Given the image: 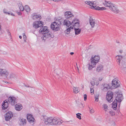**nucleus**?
Returning a JSON list of instances; mask_svg holds the SVG:
<instances>
[{
	"mask_svg": "<svg viewBox=\"0 0 126 126\" xmlns=\"http://www.w3.org/2000/svg\"><path fill=\"white\" fill-rule=\"evenodd\" d=\"M123 99V96L122 94H118L112 103V107L114 110H115L116 109L117 102L118 106H120L121 102Z\"/></svg>",
	"mask_w": 126,
	"mask_h": 126,
	"instance_id": "1",
	"label": "nucleus"
},
{
	"mask_svg": "<svg viewBox=\"0 0 126 126\" xmlns=\"http://www.w3.org/2000/svg\"><path fill=\"white\" fill-rule=\"evenodd\" d=\"M62 24L60 20H58L57 22L55 21L53 22L51 24V29L54 31H57L60 30V25Z\"/></svg>",
	"mask_w": 126,
	"mask_h": 126,
	"instance_id": "2",
	"label": "nucleus"
},
{
	"mask_svg": "<svg viewBox=\"0 0 126 126\" xmlns=\"http://www.w3.org/2000/svg\"><path fill=\"white\" fill-rule=\"evenodd\" d=\"M85 3L87 5H89L92 7L91 8L94 9L96 10H102L106 9V8L103 7H100L98 6H95L94 3L92 1H86L85 2Z\"/></svg>",
	"mask_w": 126,
	"mask_h": 126,
	"instance_id": "3",
	"label": "nucleus"
},
{
	"mask_svg": "<svg viewBox=\"0 0 126 126\" xmlns=\"http://www.w3.org/2000/svg\"><path fill=\"white\" fill-rule=\"evenodd\" d=\"M113 93L111 91H108L106 95V99L110 103L113 100Z\"/></svg>",
	"mask_w": 126,
	"mask_h": 126,
	"instance_id": "4",
	"label": "nucleus"
},
{
	"mask_svg": "<svg viewBox=\"0 0 126 126\" xmlns=\"http://www.w3.org/2000/svg\"><path fill=\"white\" fill-rule=\"evenodd\" d=\"M17 98L13 96H10L8 98V102L12 105H14L17 103Z\"/></svg>",
	"mask_w": 126,
	"mask_h": 126,
	"instance_id": "5",
	"label": "nucleus"
},
{
	"mask_svg": "<svg viewBox=\"0 0 126 126\" xmlns=\"http://www.w3.org/2000/svg\"><path fill=\"white\" fill-rule=\"evenodd\" d=\"M63 121L62 120L59 118H57L56 117H52L51 125H60L61 124Z\"/></svg>",
	"mask_w": 126,
	"mask_h": 126,
	"instance_id": "6",
	"label": "nucleus"
},
{
	"mask_svg": "<svg viewBox=\"0 0 126 126\" xmlns=\"http://www.w3.org/2000/svg\"><path fill=\"white\" fill-rule=\"evenodd\" d=\"M100 59V57L98 56H96L94 57L92 56L91 59V62L93 65L96 64L99 62Z\"/></svg>",
	"mask_w": 126,
	"mask_h": 126,
	"instance_id": "7",
	"label": "nucleus"
},
{
	"mask_svg": "<svg viewBox=\"0 0 126 126\" xmlns=\"http://www.w3.org/2000/svg\"><path fill=\"white\" fill-rule=\"evenodd\" d=\"M43 23L41 21H35L33 23V27L35 29H37L39 27L40 28L43 25Z\"/></svg>",
	"mask_w": 126,
	"mask_h": 126,
	"instance_id": "8",
	"label": "nucleus"
},
{
	"mask_svg": "<svg viewBox=\"0 0 126 126\" xmlns=\"http://www.w3.org/2000/svg\"><path fill=\"white\" fill-rule=\"evenodd\" d=\"M119 81L116 79L115 78L112 81V87L113 88H116L120 86Z\"/></svg>",
	"mask_w": 126,
	"mask_h": 126,
	"instance_id": "9",
	"label": "nucleus"
},
{
	"mask_svg": "<svg viewBox=\"0 0 126 126\" xmlns=\"http://www.w3.org/2000/svg\"><path fill=\"white\" fill-rule=\"evenodd\" d=\"M27 119L28 121L31 124L33 125L34 124L35 119L32 115L30 114H27Z\"/></svg>",
	"mask_w": 126,
	"mask_h": 126,
	"instance_id": "10",
	"label": "nucleus"
},
{
	"mask_svg": "<svg viewBox=\"0 0 126 126\" xmlns=\"http://www.w3.org/2000/svg\"><path fill=\"white\" fill-rule=\"evenodd\" d=\"M64 16L67 19L70 20L72 19V17L74 16V15L70 11H66L64 13Z\"/></svg>",
	"mask_w": 126,
	"mask_h": 126,
	"instance_id": "11",
	"label": "nucleus"
},
{
	"mask_svg": "<svg viewBox=\"0 0 126 126\" xmlns=\"http://www.w3.org/2000/svg\"><path fill=\"white\" fill-rule=\"evenodd\" d=\"M110 10L113 13L117 14L119 12V11L116 6L114 4H113L111 6V7L110 8Z\"/></svg>",
	"mask_w": 126,
	"mask_h": 126,
	"instance_id": "12",
	"label": "nucleus"
},
{
	"mask_svg": "<svg viewBox=\"0 0 126 126\" xmlns=\"http://www.w3.org/2000/svg\"><path fill=\"white\" fill-rule=\"evenodd\" d=\"M13 116V113L11 112L10 111L8 112L5 116V120L7 121H9Z\"/></svg>",
	"mask_w": 126,
	"mask_h": 126,
	"instance_id": "13",
	"label": "nucleus"
},
{
	"mask_svg": "<svg viewBox=\"0 0 126 126\" xmlns=\"http://www.w3.org/2000/svg\"><path fill=\"white\" fill-rule=\"evenodd\" d=\"M41 28L39 31V33H42L43 34H44L47 33V32H49L48 30L47 29L46 26L43 27V26L41 27Z\"/></svg>",
	"mask_w": 126,
	"mask_h": 126,
	"instance_id": "14",
	"label": "nucleus"
},
{
	"mask_svg": "<svg viewBox=\"0 0 126 126\" xmlns=\"http://www.w3.org/2000/svg\"><path fill=\"white\" fill-rule=\"evenodd\" d=\"M9 72L7 70L3 69H0V75L2 76L3 75H5V76L7 78L9 74Z\"/></svg>",
	"mask_w": 126,
	"mask_h": 126,
	"instance_id": "15",
	"label": "nucleus"
},
{
	"mask_svg": "<svg viewBox=\"0 0 126 126\" xmlns=\"http://www.w3.org/2000/svg\"><path fill=\"white\" fill-rule=\"evenodd\" d=\"M8 106V102L6 100H5L3 101L2 104V108L3 110H5L7 109Z\"/></svg>",
	"mask_w": 126,
	"mask_h": 126,
	"instance_id": "16",
	"label": "nucleus"
},
{
	"mask_svg": "<svg viewBox=\"0 0 126 126\" xmlns=\"http://www.w3.org/2000/svg\"><path fill=\"white\" fill-rule=\"evenodd\" d=\"M102 86H103V87L102 88V90L103 91L106 92L107 90L110 89V87L109 86V84H105L103 85L102 84Z\"/></svg>",
	"mask_w": 126,
	"mask_h": 126,
	"instance_id": "17",
	"label": "nucleus"
},
{
	"mask_svg": "<svg viewBox=\"0 0 126 126\" xmlns=\"http://www.w3.org/2000/svg\"><path fill=\"white\" fill-rule=\"evenodd\" d=\"M47 39H48V40H50L51 38H53L54 37V35L52 34L51 32L50 33L49 32H47V33L44 34Z\"/></svg>",
	"mask_w": 126,
	"mask_h": 126,
	"instance_id": "18",
	"label": "nucleus"
},
{
	"mask_svg": "<svg viewBox=\"0 0 126 126\" xmlns=\"http://www.w3.org/2000/svg\"><path fill=\"white\" fill-rule=\"evenodd\" d=\"M15 108L16 110L20 111L22 109L23 107L22 104L18 103L15 105Z\"/></svg>",
	"mask_w": 126,
	"mask_h": 126,
	"instance_id": "19",
	"label": "nucleus"
},
{
	"mask_svg": "<svg viewBox=\"0 0 126 126\" xmlns=\"http://www.w3.org/2000/svg\"><path fill=\"white\" fill-rule=\"evenodd\" d=\"M52 117H48L45 119V123L46 125L49 124L51 125Z\"/></svg>",
	"mask_w": 126,
	"mask_h": 126,
	"instance_id": "20",
	"label": "nucleus"
},
{
	"mask_svg": "<svg viewBox=\"0 0 126 126\" xmlns=\"http://www.w3.org/2000/svg\"><path fill=\"white\" fill-rule=\"evenodd\" d=\"M63 25H66L67 27H69L72 25V22H71L67 19H65L63 21Z\"/></svg>",
	"mask_w": 126,
	"mask_h": 126,
	"instance_id": "21",
	"label": "nucleus"
},
{
	"mask_svg": "<svg viewBox=\"0 0 126 126\" xmlns=\"http://www.w3.org/2000/svg\"><path fill=\"white\" fill-rule=\"evenodd\" d=\"M74 21L73 22H72V26L73 28L74 27V28L75 27L76 28H78L79 26V20H77L76 22H75Z\"/></svg>",
	"mask_w": 126,
	"mask_h": 126,
	"instance_id": "22",
	"label": "nucleus"
},
{
	"mask_svg": "<svg viewBox=\"0 0 126 126\" xmlns=\"http://www.w3.org/2000/svg\"><path fill=\"white\" fill-rule=\"evenodd\" d=\"M103 4L105 6L109 7L110 8L111 7V6L112 5L113 3L110 2L105 0L103 2Z\"/></svg>",
	"mask_w": 126,
	"mask_h": 126,
	"instance_id": "23",
	"label": "nucleus"
},
{
	"mask_svg": "<svg viewBox=\"0 0 126 126\" xmlns=\"http://www.w3.org/2000/svg\"><path fill=\"white\" fill-rule=\"evenodd\" d=\"M89 20L90 23L91 25V27L94 28V27L95 24L94 19H93L91 17H90Z\"/></svg>",
	"mask_w": 126,
	"mask_h": 126,
	"instance_id": "24",
	"label": "nucleus"
},
{
	"mask_svg": "<svg viewBox=\"0 0 126 126\" xmlns=\"http://www.w3.org/2000/svg\"><path fill=\"white\" fill-rule=\"evenodd\" d=\"M116 61L118 63V64L119 65L120 64L121 60L123 58V57L122 56L117 55L116 56Z\"/></svg>",
	"mask_w": 126,
	"mask_h": 126,
	"instance_id": "25",
	"label": "nucleus"
},
{
	"mask_svg": "<svg viewBox=\"0 0 126 126\" xmlns=\"http://www.w3.org/2000/svg\"><path fill=\"white\" fill-rule=\"evenodd\" d=\"M102 108L105 112H108V107L107 104H103L102 105Z\"/></svg>",
	"mask_w": 126,
	"mask_h": 126,
	"instance_id": "26",
	"label": "nucleus"
},
{
	"mask_svg": "<svg viewBox=\"0 0 126 126\" xmlns=\"http://www.w3.org/2000/svg\"><path fill=\"white\" fill-rule=\"evenodd\" d=\"M19 124L20 125H23L25 124L26 123V119H19Z\"/></svg>",
	"mask_w": 126,
	"mask_h": 126,
	"instance_id": "27",
	"label": "nucleus"
},
{
	"mask_svg": "<svg viewBox=\"0 0 126 126\" xmlns=\"http://www.w3.org/2000/svg\"><path fill=\"white\" fill-rule=\"evenodd\" d=\"M33 16V19H35V18H39V19H40L41 18V16L40 15H37L35 14H32Z\"/></svg>",
	"mask_w": 126,
	"mask_h": 126,
	"instance_id": "28",
	"label": "nucleus"
},
{
	"mask_svg": "<svg viewBox=\"0 0 126 126\" xmlns=\"http://www.w3.org/2000/svg\"><path fill=\"white\" fill-rule=\"evenodd\" d=\"M67 29L65 31V32L66 34H68L70 33L71 30V29H73V28L72 25L69 26V27H67Z\"/></svg>",
	"mask_w": 126,
	"mask_h": 126,
	"instance_id": "29",
	"label": "nucleus"
},
{
	"mask_svg": "<svg viewBox=\"0 0 126 126\" xmlns=\"http://www.w3.org/2000/svg\"><path fill=\"white\" fill-rule=\"evenodd\" d=\"M75 31V34L77 35L79 34L81 32V30L79 28H76L75 27L74 28Z\"/></svg>",
	"mask_w": 126,
	"mask_h": 126,
	"instance_id": "30",
	"label": "nucleus"
},
{
	"mask_svg": "<svg viewBox=\"0 0 126 126\" xmlns=\"http://www.w3.org/2000/svg\"><path fill=\"white\" fill-rule=\"evenodd\" d=\"M103 65L100 64L98 65L96 68V71L98 72H99L103 70Z\"/></svg>",
	"mask_w": 126,
	"mask_h": 126,
	"instance_id": "31",
	"label": "nucleus"
},
{
	"mask_svg": "<svg viewBox=\"0 0 126 126\" xmlns=\"http://www.w3.org/2000/svg\"><path fill=\"white\" fill-rule=\"evenodd\" d=\"M18 5L20 11H23L24 10V8L23 6L22 5V3H18Z\"/></svg>",
	"mask_w": 126,
	"mask_h": 126,
	"instance_id": "32",
	"label": "nucleus"
},
{
	"mask_svg": "<svg viewBox=\"0 0 126 126\" xmlns=\"http://www.w3.org/2000/svg\"><path fill=\"white\" fill-rule=\"evenodd\" d=\"M73 89L74 92L76 94L78 93L79 91L78 87H74Z\"/></svg>",
	"mask_w": 126,
	"mask_h": 126,
	"instance_id": "33",
	"label": "nucleus"
},
{
	"mask_svg": "<svg viewBox=\"0 0 126 126\" xmlns=\"http://www.w3.org/2000/svg\"><path fill=\"white\" fill-rule=\"evenodd\" d=\"M88 107L89 109L90 112L91 114H92L94 112V110L92 107H90L89 106H88Z\"/></svg>",
	"mask_w": 126,
	"mask_h": 126,
	"instance_id": "34",
	"label": "nucleus"
},
{
	"mask_svg": "<svg viewBox=\"0 0 126 126\" xmlns=\"http://www.w3.org/2000/svg\"><path fill=\"white\" fill-rule=\"evenodd\" d=\"M96 64H95V65H93V64H92V63H91V64H89V66L88 67V69L89 70H91L92 68H93L94 67Z\"/></svg>",
	"mask_w": 126,
	"mask_h": 126,
	"instance_id": "35",
	"label": "nucleus"
},
{
	"mask_svg": "<svg viewBox=\"0 0 126 126\" xmlns=\"http://www.w3.org/2000/svg\"><path fill=\"white\" fill-rule=\"evenodd\" d=\"M25 11L27 12H29L30 10V7L28 5H26L25 7Z\"/></svg>",
	"mask_w": 126,
	"mask_h": 126,
	"instance_id": "36",
	"label": "nucleus"
},
{
	"mask_svg": "<svg viewBox=\"0 0 126 126\" xmlns=\"http://www.w3.org/2000/svg\"><path fill=\"white\" fill-rule=\"evenodd\" d=\"M45 35L44 34V35L42 36L41 37V38L42 40V41L43 42H45L46 39H47L46 36H45Z\"/></svg>",
	"mask_w": 126,
	"mask_h": 126,
	"instance_id": "37",
	"label": "nucleus"
},
{
	"mask_svg": "<svg viewBox=\"0 0 126 126\" xmlns=\"http://www.w3.org/2000/svg\"><path fill=\"white\" fill-rule=\"evenodd\" d=\"M81 114L80 113H78L76 114V117L80 120L81 119V117L80 115Z\"/></svg>",
	"mask_w": 126,
	"mask_h": 126,
	"instance_id": "38",
	"label": "nucleus"
},
{
	"mask_svg": "<svg viewBox=\"0 0 126 126\" xmlns=\"http://www.w3.org/2000/svg\"><path fill=\"white\" fill-rule=\"evenodd\" d=\"M23 37L24 40V41L25 42H26V40L27 39V37L25 35V33H23Z\"/></svg>",
	"mask_w": 126,
	"mask_h": 126,
	"instance_id": "39",
	"label": "nucleus"
},
{
	"mask_svg": "<svg viewBox=\"0 0 126 126\" xmlns=\"http://www.w3.org/2000/svg\"><path fill=\"white\" fill-rule=\"evenodd\" d=\"M16 76L13 73H11L10 74L9 78H13L15 77Z\"/></svg>",
	"mask_w": 126,
	"mask_h": 126,
	"instance_id": "40",
	"label": "nucleus"
},
{
	"mask_svg": "<svg viewBox=\"0 0 126 126\" xmlns=\"http://www.w3.org/2000/svg\"><path fill=\"white\" fill-rule=\"evenodd\" d=\"M109 113L110 114L111 116H113L115 114L114 112L112 110H111L110 111Z\"/></svg>",
	"mask_w": 126,
	"mask_h": 126,
	"instance_id": "41",
	"label": "nucleus"
},
{
	"mask_svg": "<svg viewBox=\"0 0 126 126\" xmlns=\"http://www.w3.org/2000/svg\"><path fill=\"white\" fill-rule=\"evenodd\" d=\"M99 95L97 94L95 96L94 98L95 99V101H96L98 102V101Z\"/></svg>",
	"mask_w": 126,
	"mask_h": 126,
	"instance_id": "42",
	"label": "nucleus"
},
{
	"mask_svg": "<svg viewBox=\"0 0 126 126\" xmlns=\"http://www.w3.org/2000/svg\"><path fill=\"white\" fill-rule=\"evenodd\" d=\"M6 31L7 32L8 34L10 36H11V33L9 31V30L8 29L6 30Z\"/></svg>",
	"mask_w": 126,
	"mask_h": 126,
	"instance_id": "43",
	"label": "nucleus"
},
{
	"mask_svg": "<svg viewBox=\"0 0 126 126\" xmlns=\"http://www.w3.org/2000/svg\"><path fill=\"white\" fill-rule=\"evenodd\" d=\"M84 98V100L86 101V100L87 99V95L86 94H84L83 96Z\"/></svg>",
	"mask_w": 126,
	"mask_h": 126,
	"instance_id": "44",
	"label": "nucleus"
},
{
	"mask_svg": "<svg viewBox=\"0 0 126 126\" xmlns=\"http://www.w3.org/2000/svg\"><path fill=\"white\" fill-rule=\"evenodd\" d=\"M4 12L5 13H6V14H9V15H11H11L13 16H14V15L13 14L11 13H9L8 12H4Z\"/></svg>",
	"mask_w": 126,
	"mask_h": 126,
	"instance_id": "45",
	"label": "nucleus"
},
{
	"mask_svg": "<svg viewBox=\"0 0 126 126\" xmlns=\"http://www.w3.org/2000/svg\"><path fill=\"white\" fill-rule=\"evenodd\" d=\"M79 105V107L80 108H82L84 106H83V104H82V103H80Z\"/></svg>",
	"mask_w": 126,
	"mask_h": 126,
	"instance_id": "46",
	"label": "nucleus"
},
{
	"mask_svg": "<svg viewBox=\"0 0 126 126\" xmlns=\"http://www.w3.org/2000/svg\"><path fill=\"white\" fill-rule=\"evenodd\" d=\"M90 83L92 86H94L95 85V82L94 81H92L90 82Z\"/></svg>",
	"mask_w": 126,
	"mask_h": 126,
	"instance_id": "47",
	"label": "nucleus"
},
{
	"mask_svg": "<svg viewBox=\"0 0 126 126\" xmlns=\"http://www.w3.org/2000/svg\"><path fill=\"white\" fill-rule=\"evenodd\" d=\"M94 90L92 88H90V93H94Z\"/></svg>",
	"mask_w": 126,
	"mask_h": 126,
	"instance_id": "48",
	"label": "nucleus"
},
{
	"mask_svg": "<svg viewBox=\"0 0 126 126\" xmlns=\"http://www.w3.org/2000/svg\"><path fill=\"white\" fill-rule=\"evenodd\" d=\"M16 13L18 15H21V13L20 12H18V11H17Z\"/></svg>",
	"mask_w": 126,
	"mask_h": 126,
	"instance_id": "49",
	"label": "nucleus"
},
{
	"mask_svg": "<svg viewBox=\"0 0 126 126\" xmlns=\"http://www.w3.org/2000/svg\"><path fill=\"white\" fill-rule=\"evenodd\" d=\"M77 20H79L78 19H77L76 18H75L73 20V21H72V22H73L74 21H75L74 22H76L77 21Z\"/></svg>",
	"mask_w": 126,
	"mask_h": 126,
	"instance_id": "50",
	"label": "nucleus"
},
{
	"mask_svg": "<svg viewBox=\"0 0 126 126\" xmlns=\"http://www.w3.org/2000/svg\"><path fill=\"white\" fill-rule=\"evenodd\" d=\"M103 78L102 77L100 78H99V80L100 81H101L102 79Z\"/></svg>",
	"mask_w": 126,
	"mask_h": 126,
	"instance_id": "51",
	"label": "nucleus"
},
{
	"mask_svg": "<svg viewBox=\"0 0 126 126\" xmlns=\"http://www.w3.org/2000/svg\"><path fill=\"white\" fill-rule=\"evenodd\" d=\"M70 54L71 55H72L74 54V53L73 52H71L70 53Z\"/></svg>",
	"mask_w": 126,
	"mask_h": 126,
	"instance_id": "52",
	"label": "nucleus"
},
{
	"mask_svg": "<svg viewBox=\"0 0 126 126\" xmlns=\"http://www.w3.org/2000/svg\"><path fill=\"white\" fill-rule=\"evenodd\" d=\"M119 52L120 53H121L122 52V50H120V51H119Z\"/></svg>",
	"mask_w": 126,
	"mask_h": 126,
	"instance_id": "53",
	"label": "nucleus"
},
{
	"mask_svg": "<svg viewBox=\"0 0 126 126\" xmlns=\"http://www.w3.org/2000/svg\"><path fill=\"white\" fill-rule=\"evenodd\" d=\"M19 38L20 39H21L22 38V37L21 36H19Z\"/></svg>",
	"mask_w": 126,
	"mask_h": 126,
	"instance_id": "54",
	"label": "nucleus"
},
{
	"mask_svg": "<svg viewBox=\"0 0 126 126\" xmlns=\"http://www.w3.org/2000/svg\"><path fill=\"white\" fill-rule=\"evenodd\" d=\"M116 42L118 43H120V42L119 41H116Z\"/></svg>",
	"mask_w": 126,
	"mask_h": 126,
	"instance_id": "55",
	"label": "nucleus"
},
{
	"mask_svg": "<svg viewBox=\"0 0 126 126\" xmlns=\"http://www.w3.org/2000/svg\"><path fill=\"white\" fill-rule=\"evenodd\" d=\"M93 80H95V79H95V78H93Z\"/></svg>",
	"mask_w": 126,
	"mask_h": 126,
	"instance_id": "56",
	"label": "nucleus"
},
{
	"mask_svg": "<svg viewBox=\"0 0 126 126\" xmlns=\"http://www.w3.org/2000/svg\"><path fill=\"white\" fill-rule=\"evenodd\" d=\"M25 86H26V87H29V86H27L25 85Z\"/></svg>",
	"mask_w": 126,
	"mask_h": 126,
	"instance_id": "57",
	"label": "nucleus"
},
{
	"mask_svg": "<svg viewBox=\"0 0 126 126\" xmlns=\"http://www.w3.org/2000/svg\"><path fill=\"white\" fill-rule=\"evenodd\" d=\"M99 84V83L98 82L97 83V85H98V84Z\"/></svg>",
	"mask_w": 126,
	"mask_h": 126,
	"instance_id": "58",
	"label": "nucleus"
},
{
	"mask_svg": "<svg viewBox=\"0 0 126 126\" xmlns=\"http://www.w3.org/2000/svg\"><path fill=\"white\" fill-rule=\"evenodd\" d=\"M5 82V83H8V82Z\"/></svg>",
	"mask_w": 126,
	"mask_h": 126,
	"instance_id": "59",
	"label": "nucleus"
},
{
	"mask_svg": "<svg viewBox=\"0 0 126 126\" xmlns=\"http://www.w3.org/2000/svg\"><path fill=\"white\" fill-rule=\"evenodd\" d=\"M114 124H115V123H114Z\"/></svg>",
	"mask_w": 126,
	"mask_h": 126,
	"instance_id": "60",
	"label": "nucleus"
}]
</instances>
